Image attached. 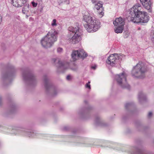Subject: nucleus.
I'll use <instances>...</instances> for the list:
<instances>
[{
    "label": "nucleus",
    "instance_id": "f257e3e1",
    "mask_svg": "<svg viewBox=\"0 0 154 154\" xmlns=\"http://www.w3.org/2000/svg\"><path fill=\"white\" fill-rule=\"evenodd\" d=\"M140 4H136L130 9L129 15L127 17L128 21L134 23H147L149 20V17L147 12L143 11Z\"/></svg>",
    "mask_w": 154,
    "mask_h": 154
},
{
    "label": "nucleus",
    "instance_id": "f03ea898",
    "mask_svg": "<svg viewBox=\"0 0 154 154\" xmlns=\"http://www.w3.org/2000/svg\"><path fill=\"white\" fill-rule=\"evenodd\" d=\"M83 17L84 20L86 22L84 26L88 32H95L100 28V22L97 19H93L89 14L85 15Z\"/></svg>",
    "mask_w": 154,
    "mask_h": 154
},
{
    "label": "nucleus",
    "instance_id": "7ed1b4c3",
    "mask_svg": "<svg viewBox=\"0 0 154 154\" xmlns=\"http://www.w3.org/2000/svg\"><path fill=\"white\" fill-rule=\"evenodd\" d=\"M22 77L26 85L33 87L37 84V80L34 75L29 70H24L22 73Z\"/></svg>",
    "mask_w": 154,
    "mask_h": 154
},
{
    "label": "nucleus",
    "instance_id": "20e7f679",
    "mask_svg": "<svg viewBox=\"0 0 154 154\" xmlns=\"http://www.w3.org/2000/svg\"><path fill=\"white\" fill-rule=\"evenodd\" d=\"M146 70L143 63L140 62L133 68L131 71V75L134 77L143 78L145 76V73Z\"/></svg>",
    "mask_w": 154,
    "mask_h": 154
},
{
    "label": "nucleus",
    "instance_id": "39448f33",
    "mask_svg": "<svg viewBox=\"0 0 154 154\" xmlns=\"http://www.w3.org/2000/svg\"><path fill=\"white\" fill-rule=\"evenodd\" d=\"M43 84L46 91L48 92H52V95L55 96L57 92V88L51 83L49 78L46 75H44L43 77Z\"/></svg>",
    "mask_w": 154,
    "mask_h": 154
},
{
    "label": "nucleus",
    "instance_id": "423d86ee",
    "mask_svg": "<svg viewBox=\"0 0 154 154\" xmlns=\"http://www.w3.org/2000/svg\"><path fill=\"white\" fill-rule=\"evenodd\" d=\"M127 75L123 72L121 74L117 75L116 76V79L119 85L123 88L129 89L130 86L126 81Z\"/></svg>",
    "mask_w": 154,
    "mask_h": 154
},
{
    "label": "nucleus",
    "instance_id": "0eeeda50",
    "mask_svg": "<svg viewBox=\"0 0 154 154\" xmlns=\"http://www.w3.org/2000/svg\"><path fill=\"white\" fill-rule=\"evenodd\" d=\"M71 33L70 34L71 38H80L83 37V34L82 30L78 26L74 27L70 26L68 29Z\"/></svg>",
    "mask_w": 154,
    "mask_h": 154
},
{
    "label": "nucleus",
    "instance_id": "6e6552de",
    "mask_svg": "<svg viewBox=\"0 0 154 154\" xmlns=\"http://www.w3.org/2000/svg\"><path fill=\"white\" fill-rule=\"evenodd\" d=\"M8 71L2 73V79L3 81H9L14 76L16 71L14 66L10 65L8 68Z\"/></svg>",
    "mask_w": 154,
    "mask_h": 154
},
{
    "label": "nucleus",
    "instance_id": "1a4fd4ad",
    "mask_svg": "<svg viewBox=\"0 0 154 154\" xmlns=\"http://www.w3.org/2000/svg\"><path fill=\"white\" fill-rule=\"evenodd\" d=\"M119 57H120L118 56L117 54H112L107 58L106 63L112 66H115L117 63L118 62Z\"/></svg>",
    "mask_w": 154,
    "mask_h": 154
},
{
    "label": "nucleus",
    "instance_id": "9d476101",
    "mask_svg": "<svg viewBox=\"0 0 154 154\" xmlns=\"http://www.w3.org/2000/svg\"><path fill=\"white\" fill-rule=\"evenodd\" d=\"M143 6L147 9L149 12L152 11V3L150 0H140Z\"/></svg>",
    "mask_w": 154,
    "mask_h": 154
},
{
    "label": "nucleus",
    "instance_id": "9b49d317",
    "mask_svg": "<svg viewBox=\"0 0 154 154\" xmlns=\"http://www.w3.org/2000/svg\"><path fill=\"white\" fill-rule=\"evenodd\" d=\"M54 39H42L41 43L42 47L47 48L50 47L53 44Z\"/></svg>",
    "mask_w": 154,
    "mask_h": 154
},
{
    "label": "nucleus",
    "instance_id": "f8f14e48",
    "mask_svg": "<svg viewBox=\"0 0 154 154\" xmlns=\"http://www.w3.org/2000/svg\"><path fill=\"white\" fill-rule=\"evenodd\" d=\"M58 70L61 71L62 72H64L69 67V65L68 63H63L60 60H58Z\"/></svg>",
    "mask_w": 154,
    "mask_h": 154
},
{
    "label": "nucleus",
    "instance_id": "ddd939ff",
    "mask_svg": "<svg viewBox=\"0 0 154 154\" xmlns=\"http://www.w3.org/2000/svg\"><path fill=\"white\" fill-rule=\"evenodd\" d=\"M27 0H11L12 4L16 7H21L26 3Z\"/></svg>",
    "mask_w": 154,
    "mask_h": 154
},
{
    "label": "nucleus",
    "instance_id": "4468645a",
    "mask_svg": "<svg viewBox=\"0 0 154 154\" xmlns=\"http://www.w3.org/2000/svg\"><path fill=\"white\" fill-rule=\"evenodd\" d=\"M113 23L115 26H124L125 24V19L122 18L121 17H119L116 19Z\"/></svg>",
    "mask_w": 154,
    "mask_h": 154
},
{
    "label": "nucleus",
    "instance_id": "2eb2a0df",
    "mask_svg": "<svg viewBox=\"0 0 154 154\" xmlns=\"http://www.w3.org/2000/svg\"><path fill=\"white\" fill-rule=\"evenodd\" d=\"M94 8L97 10L98 12L100 15L101 16V17L103 15L104 12H103V8L102 4L98 3L95 5Z\"/></svg>",
    "mask_w": 154,
    "mask_h": 154
},
{
    "label": "nucleus",
    "instance_id": "dca6fc26",
    "mask_svg": "<svg viewBox=\"0 0 154 154\" xmlns=\"http://www.w3.org/2000/svg\"><path fill=\"white\" fill-rule=\"evenodd\" d=\"M57 35V32L54 29H53L49 31L45 36L48 38H56Z\"/></svg>",
    "mask_w": 154,
    "mask_h": 154
},
{
    "label": "nucleus",
    "instance_id": "f3484780",
    "mask_svg": "<svg viewBox=\"0 0 154 154\" xmlns=\"http://www.w3.org/2000/svg\"><path fill=\"white\" fill-rule=\"evenodd\" d=\"M138 98L139 102L141 103L146 101V96L142 92H139L138 95Z\"/></svg>",
    "mask_w": 154,
    "mask_h": 154
},
{
    "label": "nucleus",
    "instance_id": "a211bd4d",
    "mask_svg": "<svg viewBox=\"0 0 154 154\" xmlns=\"http://www.w3.org/2000/svg\"><path fill=\"white\" fill-rule=\"evenodd\" d=\"M78 52V56L79 57H81L84 59L88 56L87 54L85 53L83 49H79L77 51Z\"/></svg>",
    "mask_w": 154,
    "mask_h": 154
},
{
    "label": "nucleus",
    "instance_id": "6ab92c4d",
    "mask_svg": "<svg viewBox=\"0 0 154 154\" xmlns=\"http://www.w3.org/2000/svg\"><path fill=\"white\" fill-rule=\"evenodd\" d=\"M17 132L19 133L20 132H25V134L28 136L29 137H34L35 134L33 132H27L25 131L23 129H21L18 130L17 131Z\"/></svg>",
    "mask_w": 154,
    "mask_h": 154
},
{
    "label": "nucleus",
    "instance_id": "aec40b11",
    "mask_svg": "<svg viewBox=\"0 0 154 154\" xmlns=\"http://www.w3.org/2000/svg\"><path fill=\"white\" fill-rule=\"evenodd\" d=\"M115 31L116 33H121L122 32L124 29V26H115Z\"/></svg>",
    "mask_w": 154,
    "mask_h": 154
},
{
    "label": "nucleus",
    "instance_id": "412c9836",
    "mask_svg": "<svg viewBox=\"0 0 154 154\" xmlns=\"http://www.w3.org/2000/svg\"><path fill=\"white\" fill-rule=\"evenodd\" d=\"M78 52L77 51H73L72 54V57L73 60L75 61L76 60L77 58H79L78 56Z\"/></svg>",
    "mask_w": 154,
    "mask_h": 154
},
{
    "label": "nucleus",
    "instance_id": "4be33fe9",
    "mask_svg": "<svg viewBox=\"0 0 154 154\" xmlns=\"http://www.w3.org/2000/svg\"><path fill=\"white\" fill-rule=\"evenodd\" d=\"M24 7L22 9V12L23 14H25L26 12L28 11L29 9V5L28 4L26 3L24 5Z\"/></svg>",
    "mask_w": 154,
    "mask_h": 154
},
{
    "label": "nucleus",
    "instance_id": "5701e85b",
    "mask_svg": "<svg viewBox=\"0 0 154 154\" xmlns=\"http://www.w3.org/2000/svg\"><path fill=\"white\" fill-rule=\"evenodd\" d=\"M95 122L96 125H98L99 123L100 122V117L98 116L96 117L95 120Z\"/></svg>",
    "mask_w": 154,
    "mask_h": 154
},
{
    "label": "nucleus",
    "instance_id": "b1692460",
    "mask_svg": "<svg viewBox=\"0 0 154 154\" xmlns=\"http://www.w3.org/2000/svg\"><path fill=\"white\" fill-rule=\"evenodd\" d=\"M133 103H126L125 105V107L126 109H128L131 106Z\"/></svg>",
    "mask_w": 154,
    "mask_h": 154
},
{
    "label": "nucleus",
    "instance_id": "393cba45",
    "mask_svg": "<svg viewBox=\"0 0 154 154\" xmlns=\"http://www.w3.org/2000/svg\"><path fill=\"white\" fill-rule=\"evenodd\" d=\"M77 39H69V42H71L72 44H75L79 42V41L77 40Z\"/></svg>",
    "mask_w": 154,
    "mask_h": 154
},
{
    "label": "nucleus",
    "instance_id": "a878e982",
    "mask_svg": "<svg viewBox=\"0 0 154 154\" xmlns=\"http://www.w3.org/2000/svg\"><path fill=\"white\" fill-rule=\"evenodd\" d=\"M74 72H77L78 70V67L76 65H74L73 67L70 68Z\"/></svg>",
    "mask_w": 154,
    "mask_h": 154
},
{
    "label": "nucleus",
    "instance_id": "bb28decb",
    "mask_svg": "<svg viewBox=\"0 0 154 154\" xmlns=\"http://www.w3.org/2000/svg\"><path fill=\"white\" fill-rule=\"evenodd\" d=\"M11 113H13L14 111H15L16 109V107L15 105H12L11 107Z\"/></svg>",
    "mask_w": 154,
    "mask_h": 154
},
{
    "label": "nucleus",
    "instance_id": "cd10ccee",
    "mask_svg": "<svg viewBox=\"0 0 154 154\" xmlns=\"http://www.w3.org/2000/svg\"><path fill=\"white\" fill-rule=\"evenodd\" d=\"M90 81H88V83L85 85V87L86 88H88L89 89H91V86L90 85Z\"/></svg>",
    "mask_w": 154,
    "mask_h": 154
},
{
    "label": "nucleus",
    "instance_id": "c85d7f7f",
    "mask_svg": "<svg viewBox=\"0 0 154 154\" xmlns=\"http://www.w3.org/2000/svg\"><path fill=\"white\" fill-rule=\"evenodd\" d=\"M56 22V19H53V20L52 23H51V25L52 26H56L57 25Z\"/></svg>",
    "mask_w": 154,
    "mask_h": 154
},
{
    "label": "nucleus",
    "instance_id": "c756f323",
    "mask_svg": "<svg viewBox=\"0 0 154 154\" xmlns=\"http://www.w3.org/2000/svg\"><path fill=\"white\" fill-rule=\"evenodd\" d=\"M67 0H58V2L59 5L65 2Z\"/></svg>",
    "mask_w": 154,
    "mask_h": 154
},
{
    "label": "nucleus",
    "instance_id": "7c9ffc66",
    "mask_svg": "<svg viewBox=\"0 0 154 154\" xmlns=\"http://www.w3.org/2000/svg\"><path fill=\"white\" fill-rule=\"evenodd\" d=\"M63 51V49L61 48H58L57 49V51L58 53H60Z\"/></svg>",
    "mask_w": 154,
    "mask_h": 154
},
{
    "label": "nucleus",
    "instance_id": "2f4dec72",
    "mask_svg": "<svg viewBox=\"0 0 154 154\" xmlns=\"http://www.w3.org/2000/svg\"><path fill=\"white\" fill-rule=\"evenodd\" d=\"M32 4L33 6L34 7H36L37 5V3H35L34 2H32Z\"/></svg>",
    "mask_w": 154,
    "mask_h": 154
},
{
    "label": "nucleus",
    "instance_id": "473e14b6",
    "mask_svg": "<svg viewBox=\"0 0 154 154\" xmlns=\"http://www.w3.org/2000/svg\"><path fill=\"white\" fill-rule=\"evenodd\" d=\"M151 35L152 37V38H154V30L152 31Z\"/></svg>",
    "mask_w": 154,
    "mask_h": 154
},
{
    "label": "nucleus",
    "instance_id": "72a5a7b5",
    "mask_svg": "<svg viewBox=\"0 0 154 154\" xmlns=\"http://www.w3.org/2000/svg\"><path fill=\"white\" fill-rule=\"evenodd\" d=\"M88 110V109H85V110L84 111V112H80V114H83V113H85V112H87V111Z\"/></svg>",
    "mask_w": 154,
    "mask_h": 154
},
{
    "label": "nucleus",
    "instance_id": "f704fd0d",
    "mask_svg": "<svg viewBox=\"0 0 154 154\" xmlns=\"http://www.w3.org/2000/svg\"><path fill=\"white\" fill-rule=\"evenodd\" d=\"M19 30L20 32H21L22 31V29H21L20 27L18 26V27L17 29V30Z\"/></svg>",
    "mask_w": 154,
    "mask_h": 154
},
{
    "label": "nucleus",
    "instance_id": "c9c22d12",
    "mask_svg": "<svg viewBox=\"0 0 154 154\" xmlns=\"http://www.w3.org/2000/svg\"><path fill=\"white\" fill-rule=\"evenodd\" d=\"M66 79L68 80H70L71 79V76L70 75H68L66 77Z\"/></svg>",
    "mask_w": 154,
    "mask_h": 154
},
{
    "label": "nucleus",
    "instance_id": "e433bc0d",
    "mask_svg": "<svg viewBox=\"0 0 154 154\" xmlns=\"http://www.w3.org/2000/svg\"><path fill=\"white\" fill-rule=\"evenodd\" d=\"M152 115V113L151 112H149L148 114V117H151Z\"/></svg>",
    "mask_w": 154,
    "mask_h": 154
},
{
    "label": "nucleus",
    "instance_id": "4c0bfd02",
    "mask_svg": "<svg viewBox=\"0 0 154 154\" xmlns=\"http://www.w3.org/2000/svg\"><path fill=\"white\" fill-rule=\"evenodd\" d=\"M2 20V17L0 15V24H1Z\"/></svg>",
    "mask_w": 154,
    "mask_h": 154
},
{
    "label": "nucleus",
    "instance_id": "58836bf2",
    "mask_svg": "<svg viewBox=\"0 0 154 154\" xmlns=\"http://www.w3.org/2000/svg\"><path fill=\"white\" fill-rule=\"evenodd\" d=\"M91 1L93 3H95L96 2V0H92Z\"/></svg>",
    "mask_w": 154,
    "mask_h": 154
},
{
    "label": "nucleus",
    "instance_id": "ea45409f",
    "mask_svg": "<svg viewBox=\"0 0 154 154\" xmlns=\"http://www.w3.org/2000/svg\"><path fill=\"white\" fill-rule=\"evenodd\" d=\"M52 61L54 63H55V62L57 60V59H55V58H53V59H52Z\"/></svg>",
    "mask_w": 154,
    "mask_h": 154
},
{
    "label": "nucleus",
    "instance_id": "a19ab883",
    "mask_svg": "<svg viewBox=\"0 0 154 154\" xmlns=\"http://www.w3.org/2000/svg\"><path fill=\"white\" fill-rule=\"evenodd\" d=\"M91 68L93 69H95L96 68V66H92L91 67Z\"/></svg>",
    "mask_w": 154,
    "mask_h": 154
},
{
    "label": "nucleus",
    "instance_id": "79ce46f5",
    "mask_svg": "<svg viewBox=\"0 0 154 154\" xmlns=\"http://www.w3.org/2000/svg\"><path fill=\"white\" fill-rule=\"evenodd\" d=\"M2 104V98L1 97H0V106Z\"/></svg>",
    "mask_w": 154,
    "mask_h": 154
},
{
    "label": "nucleus",
    "instance_id": "37998d69",
    "mask_svg": "<svg viewBox=\"0 0 154 154\" xmlns=\"http://www.w3.org/2000/svg\"><path fill=\"white\" fill-rule=\"evenodd\" d=\"M28 17H29V16H28V15H26V18H28Z\"/></svg>",
    "mask_w": 154,
    "mask_h": 154
},
{
    "label": "nucleus",
    "instance_id": "c03bdc74",
    "mask_svg": "<svg viewBox=\"0 0 154 154\" xmlns=\"http://www.w3.org/2000/svg\"><path fill=\"white\" fill-rule=\"evenodd\" d=\"M64 129L65 130H67V128H66V127H64Z\"/></svg>",
    "mask_w": 154,
    "mask_h": 154
},
{
    "label": "nucleus",
    "instance_id": "a18cd8bd",
    "mask_svg": "<svg viewBox=\"0 0 154 154\" xmlns=\"http://www.w3.org/2000/svg\"><path fill=\"white\" fill-rule=\"evenodd\" d=\"M152 41L153 42V43H154V39H152Z\"/></svg>",
    "mask_w": 154,
    "mask_h": 154
},
{
    "label": "nucleus",
    "instance_id": "49530a36",
    "mask_svg": "<svg viewBox=\"0 0 154 154\" xmlns=\"http://www.w3.org/2000/svg\"><path fill=\"white\" fill-rule=\"evenodd\" d=\"M85 103H87V101L86 100L85 101Z\"/></svg>",
    "mask_w": 154,
    "mask_h": 154
},
{
    "label": "nucleus",
    "instance_id": "de8ad7c7",
    "mask_svg": "<svg viewBox=\"0 0 154 154\" xmlns=\"http://www.w3.org/2000/svg\"><path fill=\"white\" fill-rule=\"evenodd\" d=\"M69 1H68V2H67V4H69Z\"/></svg>",
    "mask_w": 154,
    "mask_h": 154
}]
</instances>
